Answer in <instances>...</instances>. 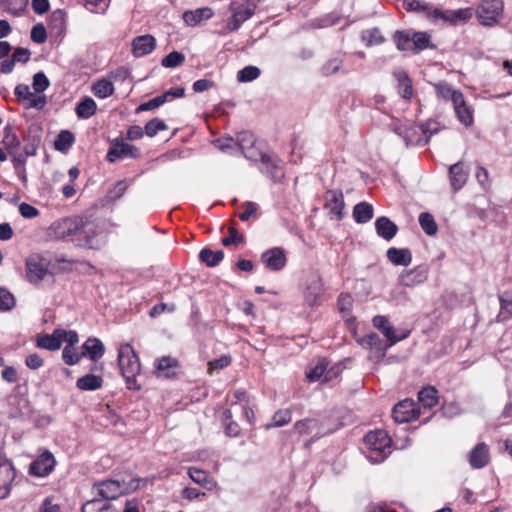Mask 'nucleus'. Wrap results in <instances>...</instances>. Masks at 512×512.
Returning <instances> with one entry per match:
<instances>
[{"label": "nucleus", "mask_w": 512, "mask_h": 512, "mask_svg": "<svg viewBox=\"0 0 512 512\" xmlns=\"http://www.w3.org/2000/svg\"><path fill=\"white\" fill-rule=\"evenodd\" d=\"M118 365L129 390H139L136 377L140 374L141 365L138 355L129 343L120 345L118 349Z\"/></svg>", "instance_id": "f257e3e1"}, {"label": "nucleus", "mask_w": 512, "mask_h": 512, "mask_svg": "<svg viewBox=\"0 0 512 512\" xmlns=\"http://www.w3.org/2000/svg\"><path fill=\"white\" fill-rule=\"evenodd\" d=\"M363 441L365 447L368 449L366 457L372 463L383 462L391 453L392 440L383 429L368 432Z\"/></svg>", "instance_id": "f03ea898"}, {"label": "nucleus", "mask_w": 512, "mask_h": 512, "mask_svg": "<svg viewBox=\"0 0 512 512\" xmlns=\"http://www.w3.org/2000/svg\"><path fill=\"white\" fill-rule=\"evenodd\" d=\"M137 486L132 485V483L128 484L125 481L106 479L95 483L93 488L101 499L114 500L135 490Z\"/></svg>", "instance_id": "7ed1b4c3"}, {"label": "nucleus", "mask_w": 512, "mask_h": 512, "mask_svg": "<svg viewBox=\"0 0 512 512\" xmlns=\"http://www.w3.org/2000/svg\"><path fill=\"white\" fill-rule=\"evenodd\" d=\"M503 9L502 0H481L476 9V16L481 25L491 27L499 23Z\"/></svg>", "instance_id": "20e7f679"}, {"label": "nucleus", "mask_w": 512, "mask_h": 512, "mask_svg": "<svg viewBox=\"0 0 512 512\" xmlns=\"http://www.w3.org/2000/svg\"><path fill=\"white\" fill-rule=\"evenodd\" d=\"M98 226L94 221H78L72 242L80 247L95 249L98 247L97 241Z\"/></svg>", "instance_id": "39448f33"}, {"label": "nucleus", "mask_w": 512, "mask_h": 512, "mask_svg": "<svg viewBox=\"0 0 512 512\" xmlns=\"http://www.w3.org/2000/svg\"><path fill=\"white\" fill-rule=\"evenodd\" d=\"M255 8L256 6L252 2L239 3L233 1L230 4L232 15L227 19L226 29L229 32L237 31L245 21L254 15Z\"/></svg>", "instance_id": "423d86ee"}, {"label": "nucleus", "mask_w": 512, "mask_h": 512, "mask_svg": "<svg viewBox=\"0 0 512 512\" xmlns=\"http://www.w3.org/2000/svg\"><path fill=\"white\" fill-rule=\"evenodd\" d=\"M140 156V148L127 143L124 138L118 137L110 142V148L107 152L106 160L110 163H114L119 159H138Z\"/></svg>", "instance_id": "0eeeda50"}, {"label": "nucleus", "mask_w": 512, "mask_h": 512, "mask_svg": "<svg viewBox=\"0 0 512 512\" xmlns=\"http://www.w3.org/2000/svg\"><path fill=\"white\" fill-rule=\"evenodd\" d=\"M472 17V10L470 8L458 10H442L431 6L428 20L432 23H449L455 25L459 22H466Z\"/></svg>", "instance_id": "6e6552de"}, {"label": "nucleus", "mask_w": 512, "mask_h": 512, "mask_svg": "<svg viewBox=\"0 0 512 512\" xmlns=\"http://www.w3.org/2000/svg\"><path fill=\"white\" fill-rule=\"evenodd\" d=\"M56 460L54 455L49 451H43L29 465V474L35 477H47L55 468Z\"/></svg>", "instance_id": "1a4fd4ad"}, {"label": "nucleus", "mask_w": 512, "mask_h": 512, "mask_svg": "<svg viewBox=\"0 0 512 512\" xmlns=\"http://www.w3.org/2000/svg\"><path fill=\"white\" fill-rule=\"evenodd\" d=\"M236 146L243 154V156L251 161H258V158L263 153L257 147V141L253 133L243 131L237 135Z\"/></svg>", "instance_id": "9d476101"}, {"label": "nucleus", "mask_w": 512, "mask_h": 512, "mask_svg": "<svg viewBox=\"0 0 512 512\" xmlns=\"http://www.w3.org/2000/svg\"><path fill=\"white\" fill-rule=\"evenodd\" d=\"M17 100L24 105L26 109H42L46 105L45 95H35L26 84H18L14 89Z\"/></svg>", "instance_id": "9b49d317"}, {"label": "nucleus", "mask_w": 512, "mask_h": 512, "mask_svg": "<svg viewBox=\"0 0 512 512\" xmlns=\"http://www.w3.org/2000/svg\"><path fill=\"white\" fill-rule=\"evenodd\" d=\"M15 469L0 447V499L8 496L15 479Z\"/></svg>", "instance_id": "f8f14e48"}, {"label": "nucleus", "mask_w": 512, "mask_h": 512, "mask_svg": "<svg viewBox=\"0 0 512 512\" xmlns=\"http://www.w3.org/2000/svg\"><path fill=\"white\" fill-rule=\"evenodd\" d=\"M372 323L374 327L377 328L388 340L387 345L383 349V355L386 353L389 347L393 346L408 336V332L401 336H397L395 328L392 326L386 316L377 315L373 318Z\"/></svg>", "instance_id": "ddd939ff"}, {"label": "nucleus", "mask_w": 512, "mask_h": 512, "mask_svg": "<svg viewBox=\"0 0 512 512\" xmlns=\"http://www.w3.org/2000/svg\"><path fill=\"white\" fill-rule=\"evenodd\" d=\"M258 161H260V171L274 182H280L284 178L283 167L277 158L263 152Z\"/></svg>", "instance_id": "4468645a"}, {"label": "nucleus", "mask_w": 512, "mask_h": 512, "mask_svg": "<svg viewBox=\"0 0 512 512\" xmlns=\"http://www.w3.org/2000/svg\"><path fill=\"white\" fill-rule=\"evenodd\" d=\"M47 263L39 255H31L26 260V273L29 282L39 283L47 275Z\"/></svg>", "instance_id": "2eb2a0df"}, {"label": "nucleus", "mask_w": 512, "mask_h": 512, "mask_svg": "<svg viewBox=\"0 0 512 512\" xmlns=\"http://www.w3.org/2000/svg\"><path fill=\"white\" fill-rule=\"evenodd\" d=\"M429 268L418 265L412 269L404 270L399 275V283L405 287H415L428 279Z\"/></svg>", "instance_id": "dca6fc26"}, {"label": "nucleus", "mask_w": 512, "mask_h": 512, "mask_svg": "<svg viewBox=\"0 0 512 512\" xmlns=\"http://www.w3.org/2000/svg\"><path fill=\"white\" fill-rule=\"evenodd\" d=\"M261 261L271 271H280L286 266L285 251L280 247L266 250L261 255Z\"/></svg>", "instance_id": "f3484780"}, {"label": "nucleus", "mask_w": 512, "mask_h": 512, "mask_svg": "<svg viewBox=\"0 0 512 512\" xmlns=\"http://www.w3.org/2000/svg\"><path fill=\"white\" fill-rule=\"evenodd\" d=\"M326 202L324 204L325 209L329 210V216L331 219L341 220L344 216V199L342 191L340 190H328L325 195Z\"/></svg>", "instance_id": "a211bd4d"}, {"label": "nucleus", "mask_w": 512, "mask_h": 512, "mask_svg": "<svg viewBox=\"0 0 512 512\" xmlns=\"http://www.w3.org/2000/svg\"><path fill=\"white\" fill-rule=\"evenodd\" d=\"M392 415L396 422L406 423L417 420L420 413L413 401L404 400L395 405Z\"/></svg>", "instance_id": "6ab92c4d"}, {"label": "nucleus", "mask_w": 512, "mask_h": 512, "mask_svg": "<svg viewBox=\"0 0 512 512\" xmlns=\"http://www.w3.org/2000/svg\"><path fill=\"white\" fill-rule=\"evenodd\" d=\"M75 229H77V220L66 218L54 222L49 228V235L56 239L70 238L72 241Z\"/></svg>", "instance_id": "aec40b11"}, {"label": "nucleus", "mask_w": 512, "mask_h": 512, "mask_svg": "<svg viewBox=\"0 0 512 512\" xmlns=\"http://www.w3.org/2000/svg\"><path fill=\"white\" fill-rule=\"evenodd\" d=\"M156 47V39L149 34L137 36L132 41V54L139 58L150 54Z\"/></svg>", "instance_id": "412c9836"}, {"label": "nucleus", "mask_w": 512, "mask_h": 512, "mask_svg": "<svg viewBox=\"0 0 512 512\" xmlns=\"http://www.w3.org/2000/svg\"><path fill=\"white\" fill-rule=\"evenodd\" d=\"M489 459V448L485 443H478L469 454V463L474 469L485 467Z\"/></svg>", "instance_id": "4be33fe9"}, {"label": "nucleus", "mask_w": 512, "mask_h": 512, "mask_svg": "<svg viewBox=\"0 0 512 512\" xmlns=\"http://www.w3.org/2000/svg\"><path fill=\"white\" fill-rule=\"evenodd\" d=\"M375 230L379 237L386 241H390L396 236L398 226L388 217L381 216L375 221Z\"/></svg>", "instance_id": "5701e85b"}, {"label": "nucleus", "mask_w": 512, "mask_h": 512, "mask_svg": "<svg viewBox=\"0 0 512 512\" xmlns=\"http://www.w3.org/2000/svg\"><path fill=\"white\" fill-rule=\"evenodd\" d=\"M293 430L299 435H309L316 432L315 436L317 439L323 436V433L320 432V422L316 418H305L296 421L293 425Z\"/></svg>", "instance_id": "b1692460"}, {"label": "nucleus", "mask_w": 512, "mask_h": 512, "mask_svg": "<svg viewBox=\"0 0 512 512\" xmlns=\"http://www.w3.org/2000/svg\"><path fill=\"white\" fill-rule=\"evenodd\" d=\"M188 475L194 483L200 485L208 491H212L217 487L216 480L204 470L190 467L188 469Z\"/></svg>", "instance_id": "393cba45"}, {"label": "nucleus", "mask_w": 512, "mask_h": 512, "mask_svg": "<svg viewBox=\"0 0 512 512\" xmlns=\"http://www.w3.org/2000/svg\"><path fill=\"white\" fill-rule=\"evenodd\" d=\"M82 355L92 361L99 360L105 353V346L98 338H88L82 345Z\"/></svg>", "instance_id": "a878e982"}, {"label": "nucleus", "mask_w": 512, "mask_h": 512, "mask_svg": "<svg viewBox=\"0 0 512 512\" xmlns=\"http://www.w3.org/2000/svg\"><path fill=\"white\" fill-rule=\"evenodd\" d=\"M453 108L455 115L460 123L465 127H469L473 124V110L466 104L463 93L460 95L459 101H454Z\"/></svg>", "instance_id": "bb28decb"}, {"label": "nucleus", "mask_w": 512, "mask_h": 512, "mask_svg": "<svg viewBox=\"0 0 512 512\" xmlns=\"http://www.w3.org/2000/svg\"><path fill=\"white\" fill-rule=\"evenodd\" d=\"M394 78L397 80L398 93L404 99H410L413 95L412 81L408 73L404 69H396L393 72Z\"/></svg>", "instance_id": "cd10ccee"}, {"label": "nucleus", "mask_w": 512, "mask_h": 512, "mask_svg": "<svg viewBox=\"0 0 512 512\" xmlns=\"http://www.w3.org/2000/svg\"><path fill=\"white\" fill-rule=\"evenodd\" d=\"M386 256L396 266H408L412 262V253L408 248L390 247L386 252Z\"/></svg>", "instance_id": "c85d7f7f"}, {"label": "nucleus", "mask_w": 512, "mask_h": 512, "mask_svg": "<svg viewBox=\"0 0 512 512\" xmlns=\"http://www.w3.org/2000/svg\"><path fill=\"white\" fill-rule=\"evenodd\" d=\"M449 176L454 191L460 190L465 185L468 178V174L464 171L461 162H457L449 168Z\"/></svg>", "instance_id": "c756f323"}, {"label": "nucleus", "mask_w": 512, "mask_h": 512, "mask_svg": "<svg viewBox=\"0 0 512 512\" xmlns=\"http://www.w3.org/2000/svg\"><path fill=\"white\" fill-rule=\"evenodd\" d=\"M213 16V11L209 7L198 8L193 11H186L183 14V20L189 26H195L203 20H208Z\"/></svg>", "instance_id": "7c9ffc66"}, {"label": "nucleus", "mask_w": 512, "mask_h": 512, "mask_svg": "<svg viewBox=\"0 0 512 512\" xmlns=\"http://www.w3.org/2000/svg\"><path fill=\"white\" fill-rule=\"evenodd\" d=\"M62 345L60 329H55L52 334H44L37 339V346L50 351L58 350Z\"/></svg>", "instance_id": "2f4dec72"}, {"label": "nucleus", "mask_w": 512, "mask_h": 512, "mask_svg": "<svg viewBox=\"0 0 512 512\" xmlns=\"http://www.w3.org/2000/svg\"><path fill=\"white\" fill-rule=\"evenodd\" d=\"M323 295V285L320 279L313 280L307 287L305 301L309 306L318 305Z\"/></svg>", "instance_id": "473e14b6"}, {"label": "nucleus", "mask_w": 512, "mask_h": 512, "mask_svg": "<svg viewBox=\"0 0 512 512\" xmlns=\"http://www.w3.org/2000/svg\"><path fill=\"white\" fill-rule=\"evenodd\" d=\"M434 89L437 97L439 99L445 100V101H451L452 103L454 101H459L461 91L455 90L446 82H439L437 84H434Z\"/></svg>", "instance_id": "72a5a7b5"}, {"label": "nucleus", "mask_w": 512, "mask_h": 512, "mask_svg": "<svg viewBox=\"0 0 512 512\" xmlns=\"http://www.w3.org/2000/svg\"><path fill=\"white\" fill-rule=\"evenodd\" d=\"M295 409V406L285 409L277 410L271 421L265 425V429H271L276 427H283L291 422L292 420V411Z\"/></svg>", "instance_id": "f704fd0d"}, {"label": "nucleus", "mask_w": 512, "mask_h": 512, "mask_svg": "<svg viewBox=\"0 0 512 512\" xmlns=\"http://www.w3.org/2000/svg\"><path fill=\"white\" fill-rule=\"evenodd\" d=\"M103 378L94 374H86L76 381V387L82 391H94L101 388Z\"/></svg>", "instance_id": "c9c22d12"}, {"label": "nucleus", "mask_w": 512, "mask_h": 512, "mask_svg": "<svg viewBox=\"0 0 512 512\" xmlns=\"http://www.w3.org/2000/svg\"><path fill=\"white\" fill-rule=\"evenodd\" d=\"M374 215V210L371 204L367 202H361L353 208V218L359 224L369 222Z\"/></svg>", "instance_id": "e433bc0d"}, {"label": "nucleus", "mask_w": 512, "mask_h": 512, "mask_svg": "<svg viewBox=\"0 0 512 512\" xmlns=\"http://www.w3.org/2000/svg\"><path fill=\"white\" fill-rule=\"evenodd\" d=\"M360 38L367 47L381 45L386 41V38L378 27L363 30Z\"/></svg>", "instance_id": "4c0bfd02"}, {"label": "nucleus", "mask_w": 512, "mask_h": 512, "mask_svg": "<svg viewBox=\"0 0 512 512\" xmlns=\"http://www.w3.org/2000/svg\"><path fill=\"white\" fill-rule=\"evenodd\" d=\"M393 40L395 42L396 48L399 51L413 50L411 30L395 31L393 34Z\"/></svg>", "instance_id": "58836bf2"}, {"label": "nucleus", "mask_w": 512, "mask_h": 512, "mask_svg": "<svg viewBox=\"0 0 512 512\" xmlns=\"http://www.w3.org/2000/svg\"><path fill=\"white\" fill-rule=\"evenodd\" d=\"M96 110V102L90 97H85L77 104L76 115L80 119H88L96 113Z\"/></svg>", "instance_id": "ea45409f"}, {"label": "nucleus", "mask_w": 512, "mask_h": 512, "mask_svg": "<svg viewBox=\"0 0 512 512\" xmlns=\"http://www.w3.org/2000/svg\"><path fill=\"white\" fill-rule=\"evenodd\" d=\"M418 400L424 408H432L438 403V391L435 387H424L418 393Z\"/></svg>", "instance_id": "a19ab883"}, {"label": "nucleus", "mask_w": 512, "mask_h": 512, "mask_svg": "<svg viewBox=\"0 0 512 512\" xmlns=\"http://www.w3.org/2000/svg\"><path fill=\"white\" fill-rule=\"evenodd\" d=\"M2 142L8 153L18 151L21 144L14 128L10 125H7L4 128V137Z\"/></svg>", "instance_id": "79ce46f5"}, {"label": "nucleus", "mask_w": 512, "mask_h": 512, "mask_svg": "<svg viewBox=\"0 0 512 512\" xmlns=\"http://www.w3.org/2000/svg\"><path fill=\"white\" fill-rule=\"evenodd\" d=\"M500 312L497 315V320L503 322L512 317V293L504 292L499 297Z\"/></svg>", "instance_id": "37998d69"}, {"label": "nucleus", "mask_w": 512, "mask_h": 512, "mask_svg": "<svg viewBox=\"0 0 512 512\" xmlns=\"http://www.w3.org/2000/svg\"><path fill=\"white\" fill-rule=\"evenodd\" d=\"M199 258L208 267L217 266L224 258L222 250L213 251L209 248H203L199 253Z\"/></svg>", "instance_id": "c03bdc74"}, {"label": "nucleus", "mask_w": 512, "mask_h": 512, "mask_svg": "<svg viewBox=\"0 0 512 512\" xmlns=\"http://www.w3.org/2000/svg\"><path fill=\"white\" fill-rule=\"evenodd\" d=\"M81 512H114L113 506L104 499H92L82 505Z\"/></svg>", "instance_id": "a18cd8bd"}, {"label": "nucleus", "mask_w": 512, "mask_h": 512, "mask_svg": "<svg viewBox=\"0 0 512 512\" xmlns=\"http://www.w3.org/2000/svg\"><path fill=\"white\" fill-rule=\"evenodd\" d=\"M75 142V137L73 135L72 132H70L69 130H62L55 142H54V146H55V149L58 150V151H61V152H66L70 149V147L74 144Z\"/></svg>", "instance_id": "49530a36"}, {"label": "nucleus", "mask_w": 512, "mask_h": 512, "mask_svg": "<svg viewBox=\"0 0 512 512\" xmlns=\"http://www.w3.org/2000/svg\"><path fill=\"white\" fill-rule=\"evenodd\" d=\"M92 92L96 97L104 99L114 93V86L112 82L106 79H101L93 84Z\"/></svg>", "instance_id": "de8ad7c7"}, {"label": "nucleus", "mask_w": 512, "mask_h": 512, "mask_svg": "<svg viewBox=\"0 0 512 512\" xmlns=\"http://www.w3.org/2000/svg\"><path fill=\"white\" fill-rule=\"evenodd\" d=\"M419 224L427 235L433 236L437 233L438 226L430 213L422 212L419 215Z\"/></svg>", "instance_id": "09e8293b"}, {"label": "nucleus", "mask_w": 512, "mask_h": 512, "mask_svg": "<svg viewBox=\"0 0 512 512\" xmlns=\"http://www.w3.org/2000/svg\"><path fill=\"white\" fill-rule=\"evenodd\" d=\"M403 7L408 12H422L428 19L431 5L422 0H404Z\"/></svg>", "instance_id": "8fccbe9b"}, {"label": "nucleus", "mask_w": 512, "mask_h": 512, "mask_svg": "<svg viewBox=\"0 0 512 512\" xmlns=\"http://www.w3.org/2000/svg\"><path fill=\"white\" fill-rule=\"evenodd\" d=\"M413 51L418 52L430 46V35L427 32L412 31Z\"/></svg>", "instance_id": "3c124183"}, {"label": "nucleus", "mask_w": 512, "mask_h": 512, "mask_svg": "<svg viewBox=\"0 0 512 512\" xmlns=\"http://www.w3.org/2000/svg\"><path fill=\"white\" fill-rule=\"evenodd\" d=\"M167 129L168 126L166 123L159 118L151 119L145 124L144 127L145 135L151 138L156 136L159 131H165Z\"/></svg>", "instance_id": "603ef678"}, {"label": "nucleus", "mask_w": 512, "mask_h": 512, "mask_svg": "<svg viewBox=\"0 0 512 512\" xmlns=\"http://www.w3.org/2000/svg\"><path fill=\"white\" fill-rule=\"evenodd\" d=\"M327 364L324 360L320 361L314 368L307 373V378L310 382H315L324 377V381L329 380L328 373L326 374Z\"/></svg>", "instance_id": "864d4df0"}, {"label": "nucleus", "mask_w": 512, "mask_h": 512, "mask_svg": "<svg viewBox=\"0 0 512 512\" xmlns=\"http://www.w3.org/2000/svg\"><path fill=\"white\" fill-rule=\"evenodd\" d=\"M27 4L28 0H3L4 9L15 16L21 15Z\"/></svg>", "instance_id": "5fc2aeb1"}, {"label": "nucleus", "mask_w": 512, "mask_h": 512, "mask_svg": "<svg viewBox=\"0 0 512 512\" xmlns=\"http://www.w3.org/2000/svg\"><path fill=\"white\" fill-rule=\"evenodd\" d=\"M260 76V69L256 66H246L237 74L239 82H251Z\"/></svg>", "instance_id": "6e6d98bb"}, {"label": "nucleus", "mask_w": 512, "mask_h": 512, "mask_svg": "<svg viewBox=\"0 0 512 512\" xmlns=\"http://www.w3.org/2000/svg\"><path fill=\"white\" fill-rule=\"evenodd\" d=\"M224 428L227 436L236 437L240 433V426L235 421H232V413L230 410L224 411Z\"/></svg>", "instance_id": "4d7b16f0"}, {"label": "nucleus", "mask_w": 512, "mask_h": 512, "mask_svg": "<svg viewBox=\"0 0 512 512\" xmlns=\"http://www.w3.org/2000/svg\"><path fill=\"white\" fill-rule=\"evenodd\" d=\"M185 61V56L178 51H172L166 55L162 61V66L166 68H174L180 66Z\"/></svg>", "instance_id": "13d9d810"}, {"label": "nucleus", "mask_w": 512, "mask_h": 512, "mask_svg": "<svg viewBox=\"0 0 512 512\" xmlns=\"http://www.w3.org/2000/svg\"><path fill=\"white\" fill-rule=\"evenodd\" d=\"M110 5V0H84V6L92 13L104 14Z\"/></svg>", "instance_id": "bf43d9fd"}, {"label": "nucleus", "mask_w": 512, "mask_h": 512, "mask_svg": "<svg viewBox=\"0 0 512 512\" xmlns=\"http://www.w3.org/2000/svg\"><path fill=\"white\" fill-rule=\"evenodd\" d=\"M343 65L342 57H333L322 66V74L325 76L337 73Z\"/></svg>", "instance_id": "052dcab7"}, {"label": "nucleus", "mask_w": 512, "mask_h": 512, "mask_svg": "<svg viewBox=\"0 0 512 512\" xmlns=\"http://www.w3.org/2000/svg\"><path fill=\"white\" fill-rule=\"evenodd\" d=\"M82 356V353H78L74 347L70 346H65L62 351L63 361L70 366L77 364Z\"/></svg>", "instance_id": "680f3d73"}, {"label": "nucleus", "mask_w": 512, "mask_h": 512, "mask_svg": "<svg viewBox=\"0 0 512 512\" xmlns=\"http://www.w3.org/2000/svg\"><path fill=\"white\" fill-rule=\"evenodd\" d=\"M165 102H166V96H163V94L156 96V97L150 99L149 101L140 104L137 107L136 112L140 113L143 111H149V110L156 109V108L160 107L161 105H163Z\"/></svg>", "instance_id": "e2e57ef3"}, {"label": "nucleus", "mask_w": 512, "mask_h": 512, "mask_svg": "<svg viewBox=\"0 0 512 512\" xmlns=\"http://www.w3.org/2000/svg\"><path fill=\"white\" fill-rule=\"evenodd\" d=\"M14 306V296L8 290L0 288V311H8Z\"/></svg>", "instance_id": "0e129e2a"}, {"label": "nucleus", "mask_w": 512, "mask_h": 512, "mask_svg": "<svg viewBox=\"0 0 512 512\" xmlns=\"http://www.w3.org/2000/svg\"><path fill=\"white\" fill-rule=\"evenodd\" d=\"M49 80L43 72H38L33 76V88L36 93H42L49 87Z\"/></svg>", "instance_id": "69168bd1"}, {"label": "nucleus", "mask_w": 512, "mask_h": 512, "mask_svg": "<svg viewBox=\"0 0 512 512\" xmlns=\"http://www.w3.org/2000/svg\"><path fill=\"white\" fill-rule=\"evenodd\" d=\"M31 39L33 42H35L37 44H42L46 41L47 33H46V29L42 23H38L32 27Z\"/></svg>", "instance_id": "338daca9"}, {"label": "nucleus", "mask_w": 512, "mask_h": 512, "mask_svg": "<svg viewBox=\"0 0 512 512\" xmlns=\"http://www.w3.org/2000/svg\"><path fill=\"white\" fill-rule=\"evenodd\" d=\"M65 21L66 13L61 9L53 11L49 18L50 24L57 29H63V27L65 26Z\"/></svg>", "instance_id": "774afa93"}]
</instances>
